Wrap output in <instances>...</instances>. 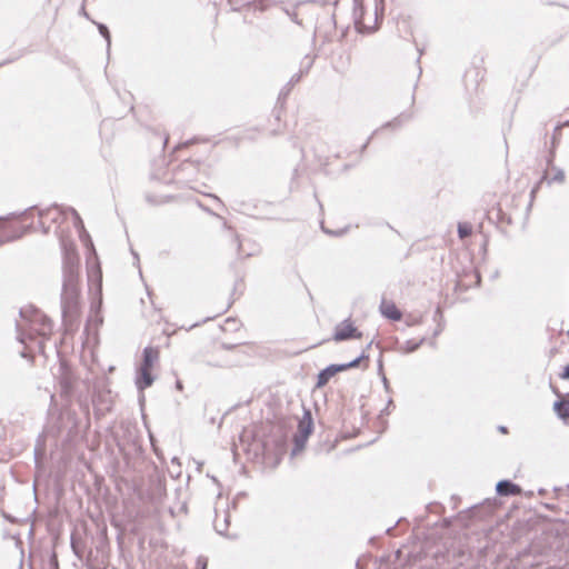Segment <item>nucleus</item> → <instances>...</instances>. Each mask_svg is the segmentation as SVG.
<instances>
[{
  "label": "nucleus",
  "mask_w": 569,
  "mask_h": 569,
  "mask_svg": "<svg viewBox=\"0 0 569 569\" xmlns=\"http://www.w3.org/2000/svg\"><path fill=\"white\" fill-rule=\"evenodd\" d=\"M360 362V359H356L347 365H331L319 372L317 377V387H325L332 377H335L338 372L345 371L349 368L357 367Z\"/></svg>",
  "instance_id": "obj_6"
},
{
  "label": "nucleus",
  "mask_w": 569,
  "mask_h": 569,
  "mask_svg": "<svg viewBox=\"0 0 569 569\" xmlns=\"http://www.w3.org/2000/svg\"><path fill=\"white\" fill-rule=\"evenodd\" d=\"M33 227L37 229V226H26L19 221H2L0 220V244L9 241H13L20 237H22L29 228Z\"/></svg>",
  "instance_id": "obj_4"
},
{
  "label": "nucleus",
  "mask_w": 569,
  "mask_h": 569,
  "mask_svg": "<svg viewBox=\"0 0 569 569\" xmlns=\"http://www.w3.org/2000/svg\"><path fill=\"white\" fill-rule=\"evenodd\" d=\"M472 232V227L471 224L467 223V222H463V223H459L458 226V234L461 239L470 236Z\"/></svg>",
  "instance_id": "obj_15"
},
{
  "label": "nucleus",
  "mask_w": 569,
  "mask_h": 569,
  "mask_svg": "<svg viewBox=\"0 0 569 569\" xmlns=\"http://www.w3.org/2000/svg\"><path fill=\"white\" fill-rule=\"evenodd\" d=\"M70 213H71V219H72V224H73L74 229L77 230V232L79 234L80 241L90 251L89 256H96V251H94V248H93L92 240L90 238V234L87 232V230L84 228V224H83V221L80 218L79 213L74 209H71Z\"/></svg>",
  "instance_id": "obj_7"
},
{
  "label": "nucleus",
  "mask_w": 569,
  "mask_h": 569,
  "mask_svg": "<svg viewBox=\"0 0 569 569\" xmlns=\"http://www.w3.org/2000/svg\"><path fill=\"white\" fill-rule=\"evenodd\" d=\"M322 231H325L326 233H331L329 230H326V228H322Z\"/></svg>",
  "instance_id": "obj_25"
},
{
  "label": "nucleus",
  "mask_w": 569,
  "mask_h": 569,
  "mask_svg": "<svg viewBox=\"0 0 569 569\" xmlns=\"http://www.w3.org/2000/svg\"><path fill=\"white\" fill-rule=\"evenodd\" d=\"M322 231H325L326 233H331L329 230H326V228H322Z\"/></svg>",
  "instance_id": "obj_24"
},
{
  "label": "nucleus",
  "mask_w": 569,
  "mask_h": 569,
  "mask_svg": "<svg viewBox=\"0 0 569 569\" xmlns=\"http://www.w3.org/2000/svg\"><path fill=\"white\" fill-rule=\"evenodd\" d=\"M313 428L312 417L309 411H306L298 423V435L296 437L297 443L305 442L311 435Z\"/></svg>",
  "instance_id": "obj_10"
},
{
  "label": "nucleus",
  "mask_w": 569,
  "mask_h": 569,
  "mask_svg": "<svg viewBox=\"0 0 569 569\" xmlns=\"http://www.w3.org/2000/svg\"><path fill=\"white\" fill-rule=\"evenodd\" d=\"M159 358V350L154 347H147L143 351V367L152 368Z\"/></svg>",
  "instance_id": "obj_12"
},
{
  "label": "nucleus",
  "mask_w": 569,
  "mask_h": 569,
  "mask_svg": "<svg viewBox=\"0 0 569 569\" xmlns=\"http://www.w3.org/2000/svg\"><path fill=\"white\" fill-rule=\"evenodd\" d=\"M538 187L533 188L531 194L533 196Z\"/></svg>",
  "instance_id": "obj_22"
},
{
  "label": "nucleus",
  "mask_w": 569,
  "mask_h": 569,
  "mask_svg": "<svg viewBox=\"0 0 569 569\" xmlns=\"http://www.w3.org/2000/svg\"><path fill=\"white\" fill-rule=\"evenodd\" d=\"M87 274H88V284H101L102 283V272L100 264L97 261L96 256H89L87 258Z\"/></svg>",
  "instance_id": "obj_9"
},
{
  "label": "nucleus",
  "mask_w": 569,
  "mask_h": 569,
  "mask_svg": "<svg viewBox=\"0 0 569 569\" xmlns=\"http://www.w3.org/2000/svg\"><path fill=\"white\" fill-rule=\"evenodd\" d=\"M238 247H239V251H241L242 243H241V242H239V243H238Z\"/></svg>",
  "instance_id": "obj_23"
},
{
  "label": "nucleus",
  "mask_w": 569,
  "mask_h": 569,
  "mask_svg": "<svg viewBox=\"0 0 569 569\" xmlns=\"http://www.w3.org/2000/svg\"><path fill=\"white\" fill-rule=\"evenodd\" d=\"M21 316L26 320V329L31 336L42 338H49L51 336L52 323L42 311L28 307L21 310Z\"/></svg>",
  "instance_id": "obj_2"
},
{
  "label": "nucleus",
  "mask_w": 569,
  "mask_h": 569,
  "mask_svg": "<svg viewBox=\"0 0 569 569\" xmlns=\"http://www.w3.org/2000/svg\"><path fill=\"white\" fill-rule=\"evenodd\" d=\"M151 370H152V368L141 366L140 372H139V378L137 381L138 387L140 389H146L152 385L153 378L151 376Z\"/></svg>",
  "instance_id": "obj_11"
},
{
  "label": "nucleus",
  "mask_w": 569,
  "mask_h": 569,
  "mask_svg": "<svg viewBox=\"0 0 569 569\" xmlns=\"http://www.w3.org/2000/svg\"><path fill=\"white\" fill-rule=\"evenodd\" d=\"M408 119H409V116L401 114L398 118H395L391 122H388L386 126H388V127L396 126V124L399 126V124H401L402 121L408 120Z\"/></svg>",
  "instance_id": "obj_17"
},
{
  "label": "nucleus",
  "mask_w": 569,
  "mask_h": 569,
  "mask_svg": "<svg viewBox=\"0 0 569 569\" xmlns=\"http://www.w3.org/2000/svg\"><path fill=\"white\" fill-rule=\"evenodd\" d=\"M300 80V76L299 74H295L291 77L290 81L288 82V84L286 86V89L287 91L290 90V87H292L295 83H297L298 81Z\"/></svg>",
  "instance_id": "obj_18"
},
{
  "label": "nucleus",
  "mask_w": 569,
  "mask_h": 569,
  "mask_svg": "<svg viewBox=\"0 0 569 569\" xmlns=\"http://www.w3.org/2000/svg\"><path fill=\"white\" fill-rule=\"evenodd\" d=\"M71 209H72L71 207L53 204L44 210H38L37 213H38V218H39V220H38L39 228L42 230L43 233H47L50 230V224H47V222H51V223L57 224L56 232L58 233L59 237L61 234L63 237H67L63 233V231L61 230V224L69 217L71 218V213H70Z\"/></svg>",
  "instance_id": "obj_3"
},
{
  "label": "nucleus",
  "mask_w": 569,
  "mask_h": 569,
  "mask_svg": "<svg viewBox=\"0 0 569 569\" xmlns=\"http://www.w3.org/2000/svg\"><path fill=\"white\" fill-rule=\"evenodd\" d=\"M380 313L390 321H400L402 319V312L397 306V303L390 299L383 297L380 306H379Z\"/></svg>",
  "instance_id": "obj_8"
},
{
  "label": "nucleus",
  "mask_w": 569,
  "mask_h": 569,
  "mask_svg": "<svg viewBox=\"0 0 569 569\" xmlns=\"http://www.w3.org/2000/svg\"><path fill=\"white\" fill-rule=\"evenodd\" d=\"M546 180L548 184L551 183H562L565 181V171L560 168H553V176L548 178L547 176H543L541 181Z\"/></svg>",
  "instance_id": "obj_14"
},
{
  "label": "nucleus",
  "mask_w": 569,
  "mask_h": 569,
  "mask_svg": "<svg viewBox=\"0 0 569 569\" xmlns=\"http://www.w3.org/2000/svg\"><path fill=\"white\" fill-rule=\"evenodd\" d=\"M62 251V284H76L79 277V254L76 243L69 238L60 236Z\"/></svg>",
  "instance_id": "obj_1"
},
{
  "label": "nucleus",
  "mask_w": 569,
  "mask_h": 569,
  "mask_svg": "<svg viewBox=\"0 0 569 569\" xmlns=\"http://www.w3.org/2000/svg\"><path fill=\"white\" fill-rule=\"evenodd\" d=\"M332 338L337 342L343 340L361 339L362 332L359 330L356 322L348 318L336 326Z\"/></svg>",
  "instance_id": "obj_5"
},
{
  "label": "nucleus",
  "mask_w": 569,
  "mask_h": 569,
  "mask_svg": "<svg viewBox=\"0 0 569 569\" xmlns=\"http://www.w3.org/2000/svg\"><path fill=\"white\" fill-rule=\"evenodd\" d=\"M33 212H34V210H33V209H30V210H29V212H26V213L23 214V218L26 219L28 216H32V214H33Z\"/></svg>",
  "instance_id": "obj_21"
},
{
  "label": "nucleus",
  "mask_w": 569,
  "mask_h": 569,
  "mask_svg": "<svg viewBox=\"0 0 569 569\" xmlns=\"http://www.w3.org/2000/svg\"><path fill=\"white\" fill-rule=\"evenodd\" d=\"M562 379H569V363L563 368L562 373L560 375Z\"/></svg>",
  "instance_id": "obj_20"
},
{
  "label": "nucleus",
  "mask_w": 569,
  "mask_h": 569,
  "mask_svg": "<svg viewBox=\"0 0 569 569\" xmlns=\"http://www.w3.org/2000/svg\"><path fill=\"white\" fill-rule=\"evenodd\" d=\"M86 1L87 0H83L82 4L80 7V10H79V14L84 17L86 19H90L89 13L86 10Z\"/></svg>",
  "instance_id": "obj_19"
},
{
  "label": "nucleus",
  "mask_w": 569,
  "mask_h": 569,
  "mask_svg": "<svg viewBox=\"0 0 569 569\" xmlns=\"http://www.w3.org/2000/svg\"><path fill=\"white\" fill-rule=\"evenodd\" d=\"M94 23L97 24L100 34L106 39L107 47L110 48L111 39H110V32H109L107 26H104L103 23H98V22H94Z\"/></svg>",
  "instance_id": "obj_16"
},
{
  "label": "nucleus",
  "mask_w": 569,
  "mask_h": 569,
  "mask_svg": "<svg viewBox=\"0 0 569 569\" xmlns=\"http://www.w3.org/2000/svg\"><path fill=\"white\" fill-rule=\"evenodd\" d=\"M497 492L501 496H510L520 493V488L509 481H500L497 485Z\"/></svg>",
  "instance_id": "obj_13"
}]
</instances>
